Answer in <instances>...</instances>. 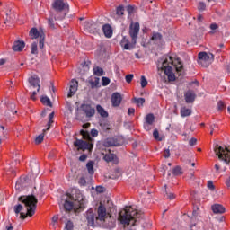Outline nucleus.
I'll return each instance as SVG.
<instances>
[{
    "label": "nucleus",
    "instance_id": "nucleus-1",
    "mask_svg": "<svg viewBox=\"0 0 230 230\" xmlns=\"http://www.w3.org/2000/svg\"><path fill=\"white\" fill-rule=\"evenodd\" d=\"M20 202L24 204L25 206V212H22L24 208L22 205L18 204L14 206V213L19 216L20 213V218H26V217H33L35 215V209H37V202L38 199L33 195L29 196H22L19 198Z\"/></svg>",
    "mask_w": 230,
    "mask_h": 230
},
{
    "label": "nucleus",
    "instance_id": "nucleus-2",
    "mask_svg": "<svg viewBox=\"0 0 230 230\" xmlns=\"http://www.w3.org/2000/svg\"><path fill=\"white\" fill-rule=\"evenodd\" d=\"M172 66L175 67L176 71H181L182 69L181 59H173L172 56L162 59V63L158 64V67L164 71V75L168 77L169 82H175V74Z\"/></svg>",
    "mask_w": 230,
    "mask_h": 230
},
{
    "label": "nucleus",
    "instance_id": "nucleus-3",
    "mask_svg": "<svg viewBox=\"0 0 230 230\" xmlns=\"http://www.w3.org/2000/svg\"><path fill=\"white\" fill-rule=\"evenodd\" d=\"M139 217L141 214L132 206L126 207L119 213V220L123 226H130V223L132 226H136V222H137L136 218H139Z\"/></svg>",
    "mask_w": 230,
    "mask_h": 230
},
{
    "label": "nucleus",
    "instance_id": "nucleus-4",
    "mask_svg": "<svg viewBox=\"0 0 230 230\" xmlns=\"http://www.w3.org/2000/svg\"><path fill=\"white\" fill-rule=\"evenodd\" d=\"M81 133V136H83L84 139H86V141L88 142H85L82 139H76L75 142H74V146L75 148H77V150H83V152H85V150H89V152H91V150H93L94 145V138L91 137V135L89 134V132L82 129L80 131Z\"/></svg>",
    "mask_w": 230,
    "mask_h": 230
},
{
    "label": "nucleus",
    "instance_id": "nucleus-5",
    "mask_svg": "<svg viewBox=\"0 0 230 230\" xmlns=\"http://www.w3.org/2000/svg\"><path fill=\"white\" fill-rule=\"evenodd\" d=\"M52 7L55 10V13H52L55 17V21H62L66 17V13L64 12V8H68L69 5L64 2V0H55L52 4Z\"/></svg>",
    "mask_w": 230,
    "mask_h": 230
},
{
    "label": "nucleus",
    "instance_id": "nucleus-6",
    "mask_svg": "<svg viewBox=\"0 0 230 230\" xmlns=\"http://www.w3.org/2000/svg\"><path fill=\"white\" fill-rule=\"evenodd\" d=\"M214 152L216 155L218 156L220 161H223L226 164H230V147L228 146H221L219 145H216L214 147Z\"/></svg>",
    "mask_w": 230,
    "mask_h": 230
},
{
    "label": "nucleus",
    "instance_id": "nucleus-7",
    "mask_svg": "<svg viewBox=\"0 0 230 230\" xmlns=\"http://www.w3.org/2000/svg\"><path fill=\"white\" fill-rule=\"evenodd\" d=\"M215 56L213 54H208L206 52H199L198 55V64L201 67H208L214 60Z\"/></svg>",
    "mask_w": 230,
    "mask_h": 230
},
{
    "label": "nucleus",
    "instance_id": "nucleus-8",
    "mask_svg": "<svg viewBox=\"0 0 230 230\" xmlns=\"http://www.w3.org/2000/svg\"><path fill=\"white\" fill-rule=\"evenodd\" d=\"M139 34V22L132 23L129 27V35L134 44L137 42V35Z\"/></svg>",
    "mask_w": 230,
    "mask_h": 230
},
{
    "label": "nucleus",
    "instance_id": "nucleus-9",
    "mask_svg": "<svg viewBox=\"0 0 230 230\" xmlns=\"http://www.w3.org/2000/svg\"><path fill=\"white\" fill-rule=\"evenodd\" d=\"M120 46L123 49L129 50L134 49L136 48V43H134V40H131V42L127 39V37H123L120 41Z\"/></svg>",
    "mask_w": 230,
    "mask_h": 230
},
{
    "label": "nucleus",
    "instance_id": "nucleus-10",
    "mask_svg": "<svg viewBox=\"0 0 230 230\" xmlns=\"http://www.w3.org/2000/svg\"><path fill=\"white\" fill-rule=\"evenodd\" d=\"M96 220H100V222H105V218L107 217V208L103 205H100L97 210Z\"/></svg>",
    "mask_w": 230,
    "mask_h": 230
},
{
    "label": "nucleus",
    "instance_id": "nucleus-11",
    "mask_svg": "<svg viewBox=\"0 0 230 230\" xmlns=\"http://www.w3.org/2000/svg\"><path fill=\"white\" fill-rule=\"evenodd\" d=\"M81 110L86 115V118H93L96 112V110H94V108L91 107L89 104H83L81 106Z\"/></svg>",
    "mask_w": 230,
    "mask_h": 230
},
{
    "label": "nucleus",
    "instance_id": "nucleus-12",
    "mask_svg": "<svg viewBox=\"0 0 230 230\" xmlns=\"http://www.w3.org/2000/svg\"><path fill=\"white\" fill-rule=\"evenodd\" d=\"M123 100V97H121V93L116 92L113 93L111 95V105L112 107H119L121 105V101Z\"/></svg>",
    "mask_w": 230,
    "mask_h": 230
},
{
    "label": "nucleus",
    "instance_id": "nucleus-13",
    "mask_svg": "<svg viewBox=\"0 0 230 230\" xmlns=\"http://www.w3.org/2000/svg\"><path fill=\"white\" fill-rule=\"evenodd\" d=\"M76 91H78V81L72 79L70 82L69 93L67 94V97L71 98V96H74Z\"/></svg>",
    "mask_w": 230,
    "mask_h": 230
},
{
    "label": "nucleus",
    "instance_id": "nucleus-14",
    "mask_svg": "<svg viewBox=\"0 0 230 230\" xmlns=\"http://www.w3.org/2000/svg\"><path fill=\"white\" fill-rule=\"evenodd\" d=\"M29 83L31 84V87L33 89H37V93L40 91V80L37 76H31L29 78Z\"/></svg>",
    "mask_w": 230,
    "mask_h": 230
},
{
    "label": "nucleus",
    "instance_id": "nucleus-15",
    "mask_svg": "<svg viewBox=\"0 0 230 230\" xmlns=\"http://www.w3.org/2000/svg\"><path fill=\"white\" fill-rule=\"evenodd\" d=\"M211 210L215 215H223L226 213V208L221 204H214L211 206Z\"/></svg>",
    "mask_w": 230,
    "mask_h": 230
},
{
    "label": "nucleus",
    "instance_id": "nucleus-16",
    "mask_svg": "<svg viewBox=\"0 0 230 230\" xmlns=\"http://www.w3.org/2000/svg\"><path fill=\"white\" fill-rule=\"evenodd\" d=\"M84 28L85 31L88 33H94V30H96V23L93 21H88L84 23Z\"/></svg>",
    "mask_w": 230,
    "mask_h": 230
},
{
    "label": "nucleus",
    "instance_id": "nucleus-17",
    "mask_svg": "<svg viewBox=\"0 0 230 230\" xmlns=\"http://www.w3.org/2000/svg\"><path fill=\"white\" fill-rule=\"evenodd\" d=\"M86 220L88 226L94 227V220H96V217L94 216V212H93V209H90L86 212Z\"/></svg>",
    "mask_w": 230,
    "mask_h": 230
},
{
    "label": "nucleus",
    "instance_id": "nucleus-18",
    "mask_svg": "<svg viewBox=\"0 0 230 230\" xmlns=\"http://www.w3.org/2000/svg\"><path fill=\"white\" fill-rule=\"evenodd\" d=\"M7 107L8 110L5 112V116H7V118H12V116H15V114H17V110H15V103H10Z\"/></svg>",
    "mask_w": 230,
    "mask_h": 230
},
{
    "label": "nucleus",
    "instance_id": "nucleus-19",
    "mask_svg": "<svg viewBox=\"0 0 230 230\" xmlns=\"http://www.w3.org/2000/svg\"><path fill=\"white\" fill-rule=\"evenodd\" d=\"M184 96L187 103H193V102H195V92L188 91L185 93Z\"/></svg>",
    "mask_w": 230,
    "mask_h": 230
},
{
    "label": "nucleus",
    "instance_id": "nucleus-20",
    "mask_svg": "<svg viewBox=\"0 0 230 230\" xmlns=\"http://www.w3.org/2000/svg\"><path fill=\"white\" fill-rule=\"evenodd\" d=\"M24 46H26L24 41L17 40V41H14L13 45V49L14 51H22V49H24Z\"/></svg>",
    "mask_w": 230,
    "mask_h": 230
},
{
    "label": "nucleus",
    "instance_id": "nucleus-21",
    "mask_svg": "<svg viewBox=\"0 0 230 230\" xmlns=\"http://www.w3.org/2000/svg\"><path fill=\"white\" fill-rule=\"evenodd\" d=\"M102 31L108 39H111L112 37V27L109 24H105L102 26Z\"/></svg>",
    "mask_w": 230,
    "mask_h": 230
},
{
    "label": "nucleus",
    "instance_id": "nucleus-22",
    "mask_svg": "<svg viewBox=\"0 0 230 230\" xmlns=\"http://www.w3.org/2000/svg\"><path fill=\"white\" fill-rule=\"evenodd\" d=\"M40 35H44V33L39 32V30H37V28L31 29L30 37H31L32 39H39V37H40Z\"/></svg>",
    "mask_w": 230,
    "mask_h": 230
},
{
    "label": "nucleus",
    "instance_id": "nucleus-23",
    "mask_svg": "<svg viewBox=\"0 0 230 230\" xmlns=\"http://www.w3.org/2000/svg\"><path fill=\"white\" fill-rule=\"evenodd\" d=\"M96 109H97V112L100 114V116H102V118L109 117V113L105 111V109H103V107H102V105L98 104L96 106Z\"/></svg>",
    "mask_w": 230,
    "mask_h": 230
},
{
    "label": "nucleus",
    "instance_id": "nucleus-24",
    "mask_svg": "<svg viewBox=\"0 0 230 230\" xmlns=\"http://www.w3.org/2000/svg\"><path fill=\"white\" fill-rule=\"evenodd\" d=\"M180 112H181V118L191 116V109L190 108L182 107Z\"/></svg>",
    "mask_w": 230,
    "mask_h": 230
},
{
    "label": "nucleus",
    "instance_id": "nucleus-25",
    "mask_svg": "<svg viewBox=\"0 0 230 230\" xmlns=\"http://www.w3.org/2000/svg\"><path fill=\"white\" fill-rule=\"evenodd\" d=\"M104 161H106V163H111V162L116 163V155L111 153L106 154L104 155Z\"/></svg>",
    "mask_w": 230,
    "mask_h": 230
},
{
    "label": "nucleus",
    "instance_id": "nucleus-26",
    "mask_svg": "<svg viewBox=\"0 0 230 230\" xmlns=\"http://www.w3.org/2000/svg\"><path fill=\"white\" fill-rule=\"evenodd\" d=\"M86 168L90 175H94V162L89 161L86 164Z\"/></svg>",
    "mask_w": 230,
    "mask_h": 230
},
{
    "label": "nucleus",
    "instance_id": "nucleus-27",
    "mask_svg": "<svg viewBox=\"0 0 230 230\" xmlns=\"http://www.w3.org/2000/svg\"><path fill=\"white\" fill-rule=\"evenodd\" d=\"M55 17L57 19V14L51 13L50 17L48 19V24H49V27L51 28V30H55V24H54Z\"/></svg>",
    "mask_w": 230,
    "mask_h": 230
},
{
    "label": "nucleus",
    "instance_id": "nucleus-28",
    "mask_svg": "<svg viewBox=\"0 0 230 230\" xmlns=\"http://www.w3.org/2000/svg\"><path fill=\"white\" fill-rule=\"evenodd\" d=\"M40 102H41V103H43V105H47V107H52L53 106V104L51 103V100L48 96H42L40 98Z\"/></svg>",
    "mask_w": 230,
    "mask_h": 230
},
{
    "label": "nucleus",
    "instance_id": "nucleus-29",
    "mask_svg": "<svg viewBox=\"0 0 230 230\" xmlns=\"http://www.w3.org/2000/svg\"><path fill=\"white\" fill-rule=\"evenodd\" d=\"M154 121H155L154 114L152 113L147 114L146 117V123H147V125H152Z\"/></svg>",
    "mask_w": 230,
    "mask_h": 230
},
{
    "label": "nucleus",
    "instance_id": "nucleus-30",
    "mask_svg": "<svg viewBox=\"0 0 230 230\" xmlns=\"http://www.w3.org/2000/svg\"><path fill=\"white\" fill-rule=\"evenodd\" d=\"M93 75L96 76H102L103 75V68L96 66L93 68Z\"/></svg>",
    "mask_w": 230,
    "mask_h": 230
},
{
    "label": "nucleus",
    "instance_id": "nucleus-31",
    "mask_svg": "<svg viewBox=\"0 0 230 230\" xmlns=\"http://www.w3.org/2000/svg\"><path fill=\"white\" fill-rule=\"evenodd\" d=\"M89 83L91 84L92 87H98V84H100V78L98 77H93V79H91L89 81Z\"/></svg>",
    "mask_w": 230,
    "mask_h": 230
},
{
    "label": "nucleus",
    "instance_id": "nucleus-32",
    "mask_svg": "<svg viewBox=\"0 0 230 230\" xmlns=\"http://www.w3.org/2000/svg\"><path fill=\"white\" fill-rule=\"evenodd\" d=\"M161 39H163V36L161 35V33L159 32L153 33L152 40H154L155 42H159Z\"/></svg>",
    "mask_w": 230,
    "mask_h": 230
},
{
    "label": "nucleus",
    "instance_id": "nucleus-33",
    "mask_svg": "<svg viewBox=\"0 0 230 230\" xmlns=\"http://www.w3.org/2000/svg\"><path fill=\"white\" fill-rule=\"evenodd\" d=\"M64 208L66 211H71V209H73V202L66 200L64 203Z\"/></svg>",
    "mask_w": 230,
    "mask_h": 230
},
{
    "label": "nucleus",
    "instance_id": "nucleus-34",
    "mask_svg": "<svg viewBox=\"0 0 230 230\" xmlns=\"http://www.w3.org/2000/svg\"><path fill=\"white\" fill-rule=\"evenodd\" d=\"M52 227H54V229H57V227H58V216H54L52 217Z\"/></svg>",
    "mask_w": 230,
    "mask_h": 230
},
{
    "label": "nucleus",
    "instance_id": "nucleus-35",
    "mask_svg": "<svg viewBox=\"0 0 230 230\" xmlns=\"http://www.w3.org/2000/svg\"><path fill=\"white\" fill-rule=\"evenodd\" d=\"M135 103H137V107H143V105L145 103V98L135 99Z\"/></svg>",
    "mask_w": 230,
    "mask_h": 230
},
{
    "label": "nucleus",
    "instance_id": "nucleus-36",
    "mask_svg": "<svg viewBox=\"0 0 230 230\" xmlns=\"http://www.w3.org/2000/svg\"><path fill=\"white\" fill-rule=\"evenodd\" d=\"M42 141H44V134H40L35 138L36 145H40Z\"/></svg>",
    "mask_w": 230,
    "mask_h": 230
},
{
    "label": "nucleus",
    "instance_id": "nucleus-37",
    "mask_svg": "<svg viewBox=\"0 0 230 230\" xmlns=\"http://www.w3.org/2000/svg\"><path fill=\"white\" fill-rule=\"evenodd\" d=\"M53 118H55V112H51L49 115V127L47 128V130H49V127L51 126V123H53Z\"/></svg>",
    "mask_w": 230,
    "mask_h": 230
},
{
    "label": "nucleus",
    "instance_id": "nucleus-38",
    "mask_svg": "<svg viewBox=\"0 0 230 230\" xmlns=\"http://www.w3.org/2000/svg\"><path fill=\"white\" fill-rule=\"evenodd\" d=\"M172 173L173 175H181L182 173V169L179 166L175 167L173 170H172Z\"/></svg>",
    "mask_w": 230,
    "mask_h": 230
},
{
    "label": "nucleus",
    "instance_id": "nucleus-39",
    "mask_svg": "<svg viewBox=\"0 0 230 230\" xmlns=\"http://www.w3.org/2000/svg\"><path fill=\"white\" fill-rule=\"evenodd\" d=\"M114 141L112 140V138H108L105 140L104 142V146H114Z\"/></svg>",
    "mask_w": 230,
    "mask_h": 230
},
{
    "label": "nucleus",
    "instance_id": "nucleus-40",
    "mask_svg": "<svg viewBox=\"0 0 230 230\" xmlns=\"http://www.w3.org/2000/svg\"><path fill=\"white\" fill-rule=\"evenodd\" d=\"M31 53L32 55H37V53H39L38 49H37V43L34 42L31 44Z\"/></svg>",
    "mask_w": 230,
    "mask_h": 230
},
{
    "label": "nucleus",
    "instance_id": "nucleus-41",
    "mask_svg": "<svg viewBox=\"0 0 230 230\" xmlns=\"http://www.w3.org/2000/svg\"><path fill=\"white\" fill-rule=\"evenodd\" d=\"M153 137L156 141H163V138L159 137V131L157 129L154 130Z\"/></svg>",
    "mask_w": 230,
    "mask_h": 230
},
{
    "label": "nucleus",
    "instance_id": "nucleus-42",
    "mask_svg": "<svg viewBox=\"0 0 230 230\" xmlns=\"http://www.w3.org/2000/svg\"><path fill=\"white\" fill-rule=\"evenodd\" d=\"M44 39H46V36H45V35H40V43H39V46H40V49H44Z\"/></svg>",
    "mask_w": 230,
    "mask_h": 230
},
{
    "label": "nucleus",
    "instance_id": "nucleus-43",
    "mask_svg": "<svg viewBox=\"0 0 230 230\" xmlns=\"http://www.w3.org/2000/svg\"><path fill=\"white\" fill-rule=\"evenodd\" d=\"M207 188H208L210 191H215V184H213L212 181L207 182Z\"/></svg>",
    "mask_w": 230,
    "mask_h": 230
},
{
    "label": "nucleus",
    "instance_id": "nucleus-44",
    "mask_svg": "<svg viewBox=\"0 0 230 230\" xmlns=\"http://www.w3.org/2000/svg\"><path fill=\"white\" fill-rule=\"evenodd\" d=\"M125 12V7H123V5H119V7H117V15H123Z\"/></svg>",
    "mask_w": 230,
    "mask_h": 230
},
{
    "label": "nucleus",
    "instance_id": "nucleus-45",
    "mask_svg": "<svg viewBox=\"0 0 230 230\" xmlns=\"http://www.w3.org/2000/svg\"><path fill=\"white\" fill-rule=\"evenodd\" d=\"M141 87H146V85H148V81L146 80V78L145 77V75L141 76Z\"/></svg>",
    "mask_w": 230,
    "mask_h": 230
},
{
    "label": "nucleus",
    "instance_id": "nucleus-46",
    "mask_svg": "<svg viewBox=\"0 0 230 230\" xmlns=\"http://www.w3.org/2000/svg\"><path fill=\"white\" fill-rule=\"evenodd\" d=\"M74 225L73 222L67 221L64 230H73Z\"/></svg>",
    "mask_w": 230,
    "mask_h": 230
},
{
    "label": "nucleus",
    "instance_id": "nucleus-47",
    "mask_svg": "<svg viewBox=\"0 0 230 230\" xmlns=\"http://www.w3.org/2000/svg\"><path fill=\"white\" fill-rule=\"evenodd\" d=\"M102 85L105 87L111 84V79L109 77H102Z\"/></svg>",
    "mask_w": 230,
    "mask_h": 230
},
{
    "label": "nucleus",
    "instance_id": "nucleus-48",
    "mask_svg": "<svg viewBox=\"0 0 230 230\" xmlns=\"http://www.w3.org/2000/svg\"><path fill=\"white\" fill-rule=\"evenodd\" d=\"M198 9L199 12H204V10H206V4H204V2L199 3Z\"/></svg>",
    "mask_w": 230,
    "mask_h": 230
},
{
    "label": "nucleus",
    "instance_id": "nucleus-49",
    "mask_svg": "<svg viewBox=\"0 0 230 230\" xmlns=\"http://www.w3.org/2000/svg\"><path fill=\"white\" fill-rule=\"evenodd\" d=\"M133 79H134V75L129 74V75H126V82H127L128 84H130V82H132Z\"/></svg>",
    "mask_w": 230,
    "mask_h": 230
},
{
    "label": "nucleus",
    "instance_id": "nucleus-50",
    "mask_svg": "<svg viewBox=\"0 0 230 230\" xmlns=\"http://www.w3.org/2000/svg\"><path fill=\"white\" fill-rule=\"evenodd\" d=\"M166 197L167 199H169V200H173V199H175L176 196L172 192H166Z\"/></svg>",
    "mask_w": 230,
    "mask_h": 230
},
{
    "label": "nucleus",
    "instance_id": "nucleus-51",
    "mask_svg": "<svg viewBox=\"0 0 230 230\" xmlns=\"http://www.w3.org/2000/svg\"><path fill=\"white\" fill-rule=\"evenodd\" d=\"M79 184L80 186H85L87 184V181H85V178L82 177L79 179Z\"/></svg>",
    "mask_w": 230,
    "mask_h": 230
},
{
    "label": "nucleus",
    "instance_id": "nucleus-52",
    "mask_svg": "<svg viewBox=\"0 0 230 230\" xmlns=\"http://www.w3.org/2000/svg\"><path fill=\"white\" fill-rule=\"evenodd\" d=\"M189 145H190V146H193L195 145H197V138H191L190 141H189Z\"/></svg>",
    "mask_w": 230,
    "mask_h": 230
},
{
    "label": "nucleus",
    "instance_id": "nucleus-53",
    "mask_svg": "<svg viewBox=\"0 0 230 230\" xmlns=\"http://www.w3.org/2000/svg\"><path fill=\"white\" fill-rule=\"evenodd\" d=\"M105 188L102 187V186H97L96 187V191L97 193H103Z\"/></svg>",
    "mask_w": 230,
    "mask_h": 230
},
{
    "label": "nucleus",
    "instance_id": "nucleus-54",
    "mask_svg": "<svg viewBox=\"0 0 230 230\" xmlns=\"http://www.w3.org/2000/svg\"><path fill=\"white\" fill-rule=\"evenodd\" d=\"M91 136H93V137H98V130H96V129H92V130H91Z\"/></svg>",
    "mask_w": 230,
    "mask_h": 230
},
{
    "label": "nucleus",
    "instance_id": "nucleus-55",
    "mask_svg": "<svg viewBox=\"0 0 230 230\" xmlns=\"http://www.w3.org/2000/svg\"><path fill=\"white\" fill-rule=\"evenodd\" d=\"M164 157H165V159H168V157H170V149H166L164 151Z\"/></svg>",
    "mask_w": 230,
    "mask_h": 230
},
{
    "label": "nucleus",
    "instance_id": "nucleus-56",
    "mask_svg": "<svg viewBox=\"0 0 230 230\" xmlns=\"http://www.w3.org/2000/svg\"><path fill=\"white\" fill-rule=\"evenodd\" d=\"M220 168L221 165L219 164H215V171L217 172V173H220Z\"/></svg>",
    "mask_w": 230,
    "mask_h": 230
},
{
    "label": "nucleus",
    "instance_id": "nucleus-57",
    "mask_svg": "<svg viewBox=\"0 0 230 230\" xmlns=\"http://www.w3.org/2000/svg\"><path fill=\"white\" fill-rule=\"evenodd\" d=\"M217 107H218L219 111H222V109H224V102L219 101L217 102Z\"/></svg>",
    "mask_w": 230,
    "mask_h": 230
},
{
    "label": "nucleus",
    "instance_id": "nucleus-58",
    "mask_svg": "<svg viewBox=\"0 0 230 230\" xmlns=\"http://www.w3.org/2000/svg\"><path fill=\"white\" fill-rule=\"evenodd\" d=\"M134 112H136V110L134 108H129L128 111V114L129 116H132V114H134Z\"/></svg>",
    "mask_w": 230,
    "mask_h": 230
},
{
    "label": "nucleus",
    "instance_id": "nucleus-59",
    "mask_svg": "<svg viewBox=\"0 0 230 230\" xmlns=\"http://www.w3.org/2000/svg\"><path fill=\"white\" fill-rule=\"evenodd\" d=\"M218 29V25L217 23L210 24V30L215 31Z\"/></svg>",
    "mask_w": 230,
    "mask_h": 230
},
{
    "label": "nucleus",
    "instance_id": "nucleus-60",
    "mask_svg": "<svg viewBox=\"0 0 230 230\" xmlns=\"http://www.w3.org/2000/svg\"><path fill=\"white\" fill-rule=\"evenodd\" d=\"M127 11L128 13H132L134 12V7L132 5H128Z\"/></svg>",
    "mask_w": 230,
    "mask_h": 230
},
{
    "label": "nucleus",
    "instance_id": "nucleus-61",
    "mask_svg": "<svg viewBox=\"0 0 230 230\" xmlns=\"http://www.w3.org/2000/svg\"><path fill=\"white\" fill-rule=\"evenodd\" d=\"M87 159V155H82L80 157H79V161H85Z\"/></svg>",
    "mask_w": 230,
    "mask_h": 230
},
{
    "label": "nucleus",
    "instance_id": "nucleus-62",
    "mask_svg": "<svg viewBox=\"0 0 230 230\" xmlns=\"http://www.w3.org/2000/svg\"><path fill=\"white\" fill-rule=\"evenodd\" d=\"M78 195H80V197L75 199V200H77V202H82V200H84V196H82V194H80V193H78Z\"/></svg>",
    "mask_w": 230,
    "mask_h": 230
},
{
    "label": "nucleus",
    "instance_id": "nucleus-63",
    "mask_svg": "<svg viewBox=\"0 0 230 230\" xmlns=\"http://www.w3.org/2000/svg\"><path fill=\"white\" fill-rule=\"evenodd\" d=\"M37 92L33 91L32 94L31 95V100H36Z\"/></svg>",
    "mask_w": 230,
    "mask_h": 230
},
{
    "label": "nucleus",
    "instance_id": "nucleus-64",
    "mask_svg": "<svg viewBox=\"0 0 230 230\" xmlns=\"http://www.w3.org/2000/svg\"><path fill=\"white\" fill-rule=\"evenodd\" d=\"M226 186H227L228 188H230V176H229V178L226 180Z\"/></svg>",
    "mask_w": 230,
    "mask_h": 230
}]
</instances>
